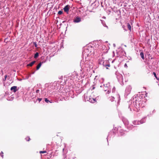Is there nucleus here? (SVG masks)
<instances>
[{"instance_id": "69168bd1", "label": "nucleus", "mask_w": 159, "mask_h": 159, "mask_svg": "<svg viewBox=\"0 0 159 159\" xmlns=\"http://www.w3.org/2000/svg\"><path fill=\"white\" fill-rule=\"evenodd\" d=\"M93 95H94V94H93L94 92H93Z\"/></svg>"}, {"instance_id": "4be33fe9", "label": "nucleus", "mask_w": 159, "mask_h": 159, "mask_svg": "<svg viewBox=\"0 0 159 159\" xmlns=\"http://www.w3.org/2000/svg\"><path fill=\"white\" fill-rule=\"evenodd\" d=\"M104 61L103 58L99 59L98 60L99 64L100 65H102V62H104Z\"/></svg>"}, {"instance_id": "4468645a", "label": "nucleus", "mask_w": 159, "mask_h": 159, "mask_svg": "<svg viewBox=\"0 0 159 159\" xmlns=\"http://www.w3.org/2000/svg\"><path fill=\"white\" fill-rule=\"evenodd\" d=\"M70 7V6L69 5H67L66 6L63 8L64 11L66 12L67 13H68L69 11Z\"/></svg>"}, {"instance_id": "c03bdc74", "label": "nucleus", "mask_w": 159, "mask_h": 159, "mask_svg": "<svg viewBox=\"0 0 159 159\" xmlns=\"http://www.w3.org/2000/svg\"><path fill=\"white\" fill-rule=\"evenodd\" d=\"M36 92L37 93H38L39 92V89H37L36 90Z\"/></svg>"}, {"instance_id": "0eeeda50", "label": "nucleus", "mask_w": 159, "mask_h": 159, "mask_svg": "<svg viewBox=\"0 0 159 159\" xmlns=\"http://www.w3.org/2000/svg\"><path fill=\"white\" fill-rule=\"evenodd\" d=\"M133 125H134V126L133 125H127V129L129 130H133V129H134L136 127L135 125L140 124L139 120H134L133 122Z\"/></svg>"}, {"instance_id": "ea45409f", "label": "nucleus", "mask_w": 159, "mask_h": 159, "mask_svg": "<svg viewBox=\"0 0 159 159\" xmlns=\"http://www.w3.org/2000/svg\"><path fill=\"white\" fill-rule=\"evenodd\" d=\"M155 110L154 109L152 111V113H150V115H152L154 113H155Z\"/></svg>"}, {"instance_id": "052dcab7", "label": "nucleus", "mask_w": 159, "mask_h": 159, "mask_svg": "<svg viewBox=\"0 0 159 159\" xmlns=\"http://www.w3.org/2000/svg\"><path fill=\"white\" fill-rule=\"evenodd\" d=\"M64 148H63V151H64Z\"/></svg>"}, {"instance_id": "774afa93", "label": "nucleus", "mask_w": 159, "mask_h": 159, "mask_svg": "<svg viewBox=\"0 0 159 159\" xmlns=\"http://www.w3.org/2000/svg\"><path fill=\"white\" fill-rule=\"evenodd\" d=\"M158 18H159V16H158Z\"/></svg>"}, {"instance_id": "7ed1b4c3", "label": "nucleus", "mask_w": 159, "mask_h": 159, "mask_svg": "<svg viewBox=\"0 0 159 159\" xmlns=\"http://www.w3.org/2000/svg\"><path fill=\"white\" fill-rule=\"evenodd\" d=\"M93 47L91 45H88L83 48V50L82 52V55L83 58L85 57V59H87L88 57L91 54H94V49L93 48Z\"/></svg>"}, {"instance_id": "a211bd4d", "label": "nucleus", "mask_w": 159, "mask_h": 159, "mask_svg": "<svg viewBox=\"0 0 159 159\" xmlns=\"http://www.w3.org/2000/svg\"><path fill=\"white\" fill-rule=\"evenodd\" d=\"M76 74L75 73H74L73 74H72L70 77V78L71 80H72L73 79L75 78V77H77V76L76 75Z\"/></svg>"}, {"instance_id": "6ab92c4d", "label": "nucleus", "mask_w": 159, "mask_h": 159, "mask_svg": "<svg viewBox=\"0 0 159 159\" xmlns=\"http://www.w3.org/2000/svg\"><path fill=\"white\" fill-rule=\"evenodd\" d=\"M100 20L101 21L102 24V25L103 26L106 27L107 29H108V27L107 25H106L105 21L102 20Z\"/></svg>"}, {"instance_id": "b1692460", "label": "nucleus", "mask_w": 159, "mask_h": 159, "mask_svg": "<svg viewBox=\"0 0 159 159\" xmlns=\"http://www.w3.org/2000/svg\"><path fill=\"white\" fill-rule=\"evenodd\" d=\"M43 99V102H44V100L46 102L48 103H49V102H50L48 98H44Z\"/></svg>"}, {"instance_id": "37998d69", "label": "nucleus", "mask_w": 159, "mask_h": 159, "mask_svg": "<svg viewBox=\"0 0 159 159\" xmlns=\"http://www.w3.org/2000/svg\"><path fill=\"white\" fill-rule=\"evenodd\" d=\"M11 98H12L11 99H9V98H8V99H7V100L9 101H12L13 100V98L12 97H11Z\"/></svg>"}, {"instance_id": "13d9d810", "label": "nucleus", "mask_w": 159, "mask_h": 159, "mask_svg": "<svg viewBox=\"0 0 159 159\" xmlns=\"http://www.w3.org/2000/svg\"><path fill=\"white\" fill-rule=\"evenodd\" d=\"M103 18L105 19L106 18V17H105V16H103Z\"/></svg>"}, {"instance_id": "338daca9", "label": "nucleus", "mask_w": 159, "mask_h": 159, "mask_svg": "<svg viewBox=\"0 0 159 159\" xmlns=\"http://www.w3.org/2000/svg\"><path fill=\"white\" fill-rule=\"evenodd\" d=\"M124 46H125V47H126V45H124Z\"/></svg>"}, {"instance_id": "cd10ccee", "label": "nucleus", "mask_w": 159, "mask_h": 159, "mask_svg": "<svg viewBox=\"0 0 159 159\" xmlns=\"http://www.w3.org/2000/svg\"><path fill=\"white\" fill-rule=\"evenodd\" d=\"M153 75H154V77L156 78V79L158 80H159V78H158L157 76L156 73L154 72L153 73Z\"/></svg>"}, {"instance_id": "39448f33", "label": "nucleus", "mask_w": 159, "mask_h": 159, "mask_svg": "<svg viewBox=\"0 0 159 159\" xmlns=\"http://www.w3.org/2000/svg\"><path fill=\"white\" fill-rule=\"evenodd\" d=\"M118 129L116 127L113 129L112 130L110 131L107 137V140L108 142V138L114 137L116 135V134L118 132Z\"/></svg>"}, {"instance_id": "4d7b16f0", "label": "nucleus", "mask_w": 159, "mask_h": 159, "mask_svg": "<svg viewBox=\"0 0 159 159\" xmlns=\"http://www.w3.org/2000/svg\"><path fill=\"white\" fill-rule=\"evenodd\" d=\"M34 89H35V88H33V91H34L35 90H34Z\"/></svg>"}, {"instance_id": "473e14b6", "label": "nucleus", "mask_w": 159, "mask_h": 159, "mask_svg": "<svg viewBox=\"0 0 159 159\" xmlns=\"http://www.w3.org/2000/svg\"><path fill=\"white\" fill-rule=\"evenodd\" d=\"M43 100V98H38L37 100L39 101V103Z\"/></svg>"}, {"instance_id": "58836bf2", "label": "nucleus", "mask_w": 159, "mask_h": 159, "mask_svg": "<svg viewBox=\"0 0 159 159\" xmlns=\"http://www.w3.org/2000/svg\"><path fill=\"white\" fill-rule=\"evenodd\" d=\"M45 152H46V151H40L39 152V153L41 154L42 153H45Z\"/></svg>"}, {"instance_id": "6e6552de", "label": "nucleus", "mask_w": 159, "mask_h": 159, "mask_svg": "<svg viewBox=\"0 0 159 159\" xmlns=\"http://www.w3.org/2000/svg\"><path fill=\"white\" fill-rule=\"evenodd\" d=\"M47 91V94H51L52 93V89L51 88V87L49 86H48V88H45L44 89H43L42 91V93L43 95H44V96H46V95Z\"/></svg>"}, {"instance_id": "6e6d98bb", "label": "nucleus", "mask_w": 159, "mask_h": 159, "mask_svg": "<svg viewBox=\"0 0 159 159\" xmlns=\"http://www.w3.org/2000/svg\"><path fill=\"white\" fill-rule=\"evenodd\" d=\"M104 91H106L107 90V89H104Z\"/></svg>"}, {"instance_id": "3c124183", "label": "nucleus", "mask_w": 159, "mask_h": 159, "mask_svg": "<svg viewBox=\"0 0 159 159\" xmlns=\"http://www.w3.org/2000/svg\"><path fill=\"white\" fill-rule=\"evenodd\" d=\"M107 85H108V84H106V86L105 84H104V85H103V86H105V87H107Z\"/></svg>"}, {"instance_id": "9d476101", "label": "nucleus", "mask_w": 159, "mask_h": 159, "mask_svg": "<svg viewBox=\"0 0 159 159\" xmlns=\"http://www.w3.org/2000/svg\"><path fill=\"white\" fill-rule=\"evenodd\" d=\"M131 89V87L130 85H129L126 87L125 94V98H126L127 96L130 93Z\"/></svg>"}, {"instance_id": "c85d7f7f", "label": "nucleus", "mask_w": 159, "mask_h": 159, "mask_svg": "<svg viewBox=\"0 0 159 159\" xmlns=\"http://www.w3.org/2000/svg\"><path fill=\"white\" fill-rule=\"evenodd\" d=\"M117 97L118 98V102H117V104L118 105L119 104L120 101V95L118 94L117 95Z\"/></svg>"}, {"instance_id": "f704fd0d", "label": "nucleus", "mask_w": 159, "mask_h": 159, "mask_svg": "<svg viewBox=\"0 0 159 159\" xmlns=\"http://www.w3.org/2000/svg\"><path fill=\"white\" fill-rule=\"evenodd\" d=\"M25 140L27 141H29L30 139V138L29 137H26L25 138Z\"/></svg>"}, {"instance_id": "5fc2aeb1", "label": "nucleus", "mask_w": 159, "mask_h": 159, "mask_svg": "<svg viewBox=\"0 0 159 159\" xmlns=\"http://www.w3.org/2000/svg\"><path fill=\"white\" fill-rule=\"evenodd\" d=\"M89 11L90 12H93V11H92V10H89Z\"/></svg>"}, {"instance_id": "20e7f679", "label": "nucleus", "mask_w": 159, "mask_h": 159, "mask_svg": "<svg viewBox=\"0 0 159 159\" xmlns=\"http://www.w3.org/2000/svg\"><path fill=\"white\" fill-rule=\"evenodd\" d=\"M72 88L71 86H66L64 89H62L60 91H61L62 95L68 96L69 95L73 98L74 96L73 94V91L71 90Z\"/></svg>"}, {"instance_id": "680f3d73", "label": "nucleus", "mask_w": 159, "mask_h": 159, "mask_svg": "<svg viewBox=\"0 0 159 159\" xmlns=\"http://www.w3.org/2000/svg\"><path fill=\"white\" fill-rule=\"evenodd\" d=\"M67 26L66 27V28H67V27L68 26V24H67Z\"/></svg>"}, {"instance_id": "412c9836", "label": "nucleus", "mask_w": 159, "mask_h": 159, "mask_svg": "<svg viewBox=\"0 0 159 159\" xmlns=\"http://www.w3.org/2000/svg\"><path fill=\"white\" fill-rule=\"evenodd\" d=\"M36 62V61H32L31 62L27 65L28 66H32Z\"/></svg>"}, {"instance_id": "2f4dec72", "label": "nucleus", "mask_w": 159, "mask_h": 159, "mask_svg": "<svg viewBox=\"0 0 159 159\" xmlns=\"http://www.w3.org/2000/svg\"><path fill=\"white\" fill-rule=\"evenodd\" d=\"M63 13V11L62 10L59 11L58 12V14L59 15L62 14Z\"/></svg>"}, {"instance_id": "c756f323", "label": "nucleus", "mask_w": 159, "mask_h": 159, "mask_svg": "<svg viewBox=\"0 0 159 159\" xmlns=\"http://www.w3.org/2000/svg\"><path fill=\"white\" fill-rule=\"evenodd\" d=\"M123 121L124 123V124L125 125V126H126V125H127V124L128 123V121L127 120H125V121L124 120H123Z\"/></svg>"}, {"instance_id": "8fccbe9b", "label": "nucleus", "mask_w": 159, "mask_h": 159, "mask_svg": "<svg viewBox=\"0 0 159 159\" xmlns=\"http://www.w3.org/2000/svg\"><path fill=\"white\" fill-rule=\"evenodd\" d=\"M66 20H64V21H63L62 22V23H65V22H66Z\"/></svg>"}, {"instance_id": "f257e3e1", "label": "nucleus", "mask_w": 159, "mask_h": 159, "mask_svg": "<svg viewBox=\"0 0 159 159\" xmlns=\"http://www.w3.org/2000/svg\"><path fill=\"white\" fill-rule=\"evenodd\" d=\"M145 96L142 93L135 95L132 98V99L129 102V108L130 111L132 109L136 111H138L140 107L143 108L145 104Z\"/></svg>"}, {"instance_id": "bb28decb", "label": "nucleus", "mask_w": 159, "mask_h": 159, "mask_svg": "<svg viewBox=\"0 0 159 159\" xmlns=\"http://www.w3.org/2000/svg\"><path fill=\"white\" fill-rule=\"evenodd\" d=\"M41 66V63H39L36 66V70H38Z\"/></svg>"}, {"instance_id": "e2e57ef3", "label": "nucleus", "mask_w": 159, "mask_h": 159, "mask_svg": "<svg viewBox=\"0 0 159 159\" xmlns=\"http://www.w3.org/2000/svg\"><path fill=\"white\" fill-rule=\"evenodd\" d=\"M124 53H125V54H126V52H125L124 51Z\"/></svg>"}, {"instance_id": "1a4fd4ad", "label": "nucleus", "mask_w": 159, "mask_h": 159, "mask_svg": "<svg viewBox=\"0 0 159 159\" xmlns=\"http://www.w3.org/2000/svg\"><path fill=\"white\" fill-rule=\"evenodd\" d=\"M99 98V96H97L95 98H91V97H87V101H89L90 102L94 103L96 102V100H98Z\"/></svg>"}, {"instance_id": "a18cd8bd", "label": "nucleus", "mask_w": 159, "mask_h": 159, "mask_svg": "<svg viewBox=\"0 0 159 159\" xmlns=\"http://www.w3.org/2000/svg\"><path fill=\"white\" fill-rule=\"evenodd\" d=\"M49 101H50V102H49V103H52L53 102V101L52 100H49Z\"/></svg>"}, {"instance_id": "f03ea898", "label": "nucleus", "mask_w": 159, "mask_h": 159, "mask_svg": "<svg viewBox=\"0 0 159 159\" xmlns=\"http://www.w3.org/2000/svg\"><path fill=\"white\" fill-rule=\"evenodd\" d=\"M89 59L87 58L84 61V60H81L80 63V66H81V71L83 74L84 72H87L90 70V65L92 63L89 61L88 60Z\"/></svg>"}, {"instance_id": "79ce46f5", "label": "nucleus", "mask_w": 159, "mask_h": 159, "mask_svg": "<svg viewBox=\"0 0 159 159\" xmlns=\"http://www.w3.org/2000/svg\"><path fill=\"white\" fill-rule=\"evenodd\" d=\"M45 62H46V61H43L42 62H41L39 63H41V65H42V64L45 63Z\"/></svg>"}, {"instance_id": "dca6fc26", "label": "nucleus", "mask_w": 159, "mask_h": 159, "mask_svg": "<svg viewBox=\"0 0 159 159\" xmlns=\"http://www.w3.org/2000/svg\"><path fill=\"white\" fill-rule=\"evenodd\" d=\"M127 132L128 131L124 130V129H121L119 130V134L120 136H123L124 135L125 133L124 132Z\"/></svg>"}, {"instance_id": "de8ad7c7", "label": "nucleus", "mask_w": 159, "mask_h": 159, "mask_svg": "<svg viewBox=\"0 0 159 159\" xmlns=\"http://www.w3.org/2000/svg\"><path fill=\"white\" fill-rule=\"evenodd\" d=\"M70 21H71V20L69 19V20H68L67 22L68 23V22H70Z\"/></svg>"}, {"instance_id": "864d4df0", "label": "nucleus", "mask_w": 159, "mask_h": 159, "mask_svg": "<svg viewBox=\"0 0 159 159\" xmlns=\"http://www.w3.org/2000/svg\"><path fill=\"white\" fill-rule=\"evenodd\" d=\"M113 46H114V47H115V46H116V45H115V44H114H114H113Z\"/></svg>"}, {"instance_id": "4c0bfd02", "label": "nucleus", "mask_w": 159, "mask_h": 159, "mask_svg": "<svg viewBox=\"0 0 159 159\" xmlns=\"http://www.w3.org/2000/svg\"><path fill=\"white\" fill-rule=\"evenodd\" d=\"M1 157H2V158H3V156H4V155H3V152H2V151H1Z\"/></svg>"}, {"instance_id": "5701e85b", "label": "nucleus", "mask_w": 159, "mask_h": 159, "mask_svg": "<svg viewBox=\"0 0 159 159\" xmlns=\"http://www.w3.org/2000/svg\"><path fill=\"white\" fill-rule=\"evenodd\" d=\"M39 56V53L36 52L34 55V57L35 59L37 58Z\"/></svg>"}, {"instance_id": "49530a36", "label": "nucleus", "mask_w": 159, "mask_h": 159, "mask_svg": "<svg viewBox=\"0 0 159 159\" xmlns=\"http://www.w3.org/2000/svg\"><path fill=\"white\" fill-rule=\"evenodd\" d=\"M124 67H127V64H126V63H125L124 65Z\"/></svg>"}, {"instance_id": "09e8293b", "label": "nucleus", "mask_w": 159, "mask_h": 159, "mask_svg": "<svg viewBox=\"0 0 159 159\" xmlns=\"http://www.w3.org/2000/svg\"><path fill=\"white\" fill-rule=\"evenodd\" d=\"M95 89V87L94 86H93V88H92V91L94 89Z\"/></svg>"}, {"instance_id": "f3484780", "label": "nucleus", "mask_w": 159, "mask_h": 159, "mask_svg": "<svg viewBox=\"0 0 159 159\" xmlns=\"http://www.w3.org/2000/svg\"><path fill=\"white\" fill-rule=\"evenodd\" d=\"M98 2L95 1L92 4L91 6H95V8H96L98 7Z\"/></svg>"}, {"instance_id": "c9c22d12", "label": "nucleus", "mask_w": 159, "mask_h": 159, "mask_svg": "<svg viewBox=\"0 0 159 159\" xmlns=\"http://www.w3.org/2000/svg\"><path fill=\"white\" fill-rule=\"evenodd\" d=\"M7 75H5V76H4V79H3V81H5L6 80V78H7Z\"/></svg>"}, {"instance_id": "aec40b11", "label": "nucleus", "mask_w": 159, "mask_h": 159, "mask_svg": "<svg viewBox=\"0 0 159 159\" xmlns=\"http://www.w3.org/2000/svg\"><path fill=\"white\" fill-rule=\"evenodd\" d=\"M126 25L127 26V28L129 29V30L130 32H131V26L130 24L129 23H126Z\"/></svg>"}, {"instance_id": "9b49d317", "label": "nucleus", "mask_w": 159, "mask_h": 159, "mask_svg": "<svg viewBox=\"0 0 159 159\" xmlns=\"http://www.w3.org/2000/svg\"><path fill=\"white\" fill-rule=\"evenodd\" d=\"M102 66L106 67V69H108V67H109L110 65L109 62L107 60H105L104 62H102Z\"/></svg>"}, {"instance_id": "603ef678", "label": "nucleus", "mask_w": 159, "mask_h": 159, "mask_svg": "<svg viewBox=\"0 0 159 159\" xmlns=\"http://www.w3.org/2000/svg\"><path fill=\"white\" fill-rule=\"evenodd\" d=\"M76 158L75 157H72V159H75Z\"/></svg>"}, {"instance_id": "2eb2a0df", "label": "nucleus", "mask_w": 159, "mask_h": 159, "mask_svg": "<svg viewBox=\"0 0 159 159\" xmlns=\"http://www.w3.org/2000/svg\"><path fill=\"white\" fill-rule=\"evenodd\" d=\"M147 117L145 116L143 117L141 120L139 121L140 124H142L145 123L146 121Z\"/></svg>"}, {"instance_id": "bf43d9fd", "label": "nucleus", "mask_w": 159, "mask_h": 159, "mask_svg": "<svg viewBox=\"0 0 159 159\" xmlns=\"http://www.w3.org/2000/svg\"><path fill=\"white\" fill-rule=\"evenodd\" d=\"M113 60L112 61V63L114 62V60Z\"/></svg>"}, {"instance_id": "423d86ee", "label": "nucleus", "mask_w": 159, "mask_h": 159, "mask_svg": "<svg viewBox=\"0 0 159 159\" xmlns=\"http://www.w3.org/2000/svg\"><path fill=\"white\" fill-rule=\"evenodd\" d=\"M115 74L118 81L121 85H123V83L122 82L123 81V76L122 74L120 73L118 71H116Z\"/></svg>"}, {"instance_id": "7c9ffc66", "label": "nucleus", "mask_w": 159, "mask_h": 159, "mask_svg": "<svg viewBox=\"0 0 159 159\" xmlns=\"http://www.w3.org/2000/svg\"><path fill=\"white\" fill-rule=\"evenodd\" d=\"M66 153H63V159H69V158H66Z\"/></svg>"}, {"instance_id": "a878e982", "label": "nucleus", "mask_w": 159, "mask_h": 159, "mask_svg": "<svg viewBox=\"0 0 159 159\" xmlns=\"http://www.w3.org/2000/svg\"><path fill=\"white\" fill-rule=\"evenodd\" d=\"M140 56H141L142 58L143 59H144V54L143 52H141L140 53Z\"/></svg>"}, {"instance_id": "a19ab883", "label": "nucleus", "mask_w": 159, "mask_h": 159, "mask_svg": "<svg viewBox=\"0 0 159 159\" xmlns=\"http://www.w3.org/2000/svg\"><path fill=\"white\" fill-rule=\"evenodd\" d=\"M111 91L110 90H108L106 94H109L110 93Z\"/></svg>"}, {"instance_id": "e433bc0d", "label": "nucleus", "mask_w": 159, "mask_h": 159, "mask_svg": "<svg viewBox=\"0 0 159 159\" xmlns=\"http://www.w3.org/2000/svg\"><path fill=\"white\" fill-rule=\"evenodd\" d=\"M115 87H114L113 89H112V92L113 93H114V92H115Z\"/></svg>"}, {"instance_id": "72a5a7b5", "label": "nucleus", "mask_w": 159, "mask_h": 159, "mask_svg": "<svg viewBox=\"0 0 159 159\" xmlns=\"http://www.w3.org/2000/svg\"><path fill=\"white\" fill-rule=\"evenodd\" d=\"M33 43L34 44L35 47L37 48V45L36 42H34Z\"/></svg>"}, {"instance_id": "ddd939ff", "label": "nucleus", "mask_w": 159, "mask_h": 159, "mask_svg": "<svg viewBox=\"0 0 159 159\" xmlns=\"http://www.w3.org/2000/svg\"><path fill=\"white\" fill-rule=\"evenodd\" d=\"M19 89V88H17V86H14L11 87L10 90L12 92H13L14 93L16 92Z\"/></svg>"}, {"instance_id": "0e129e2a", "label": "nucleus", "mask_w": 159, "mask_h": 159, "mask_svg": "<svg viewBox=\"0 0 159 159\" xmlns=\"http://www.w3.org/2000/svg\"><path fill=\"white\" fill-rule=\"evenodd\" d=\"M102 85H101V86H100V87H102Z\"/></svg>"}, {"instance_id": "f8f14e48", "label": "nucleus", "mask_w": 159, "mask_h": 159, "mask_svg": "<svg viewBox=\"0 0 159 159\" xmlns=\"http://www.w3.org/2000/svg\"><path fill=\"white\" fill-rule=\"evenodd\" d=\"M81 21V19L80 17L77 16L73 20V21L75 23H78Z\"/></svg>"}, {"instance_id": "393cba45", "label": "nucleus", "mask_w": 159, "mask_h": 159, "mask_svg": "<svg viewBox=\"0 0 159 159\" xmlns=\"http://www.w3.org/2000/svg\"><path fill=\"white\" fill-rule=\"evenodd\" d=\"M109 100L111 102H113L115 99V98H114V97L112 96L109 97Z\"/></svg>"}]
</instances>
